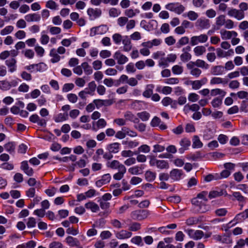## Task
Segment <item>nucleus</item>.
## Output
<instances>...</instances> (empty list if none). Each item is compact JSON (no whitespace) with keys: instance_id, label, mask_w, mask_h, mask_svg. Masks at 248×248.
<instances>
[{"instance_id":"obj_1","label":"nucleus","mask_w":248,"mask_h":248,"mask_svg":"<svg viewBox=\"0 0 248 248\" xmlns=\"http://www.w3.org/2000/svg\"><path fill=\"white\" fill-rule=\"evenodd\" d=\"M207 196V191H203L199 193L196 197L192 199L191 202L196 211L200 213H205L208 210V207L206 205Z\"/></svg>"},{"instance_id":"obj_2","label":"nucleus","mask_w":248,"mask_h":248,"mask_svg":"<svg viewBox=\"0 0 248 248\" xmlns=\"http://www.w3.org/2000/svg\"><path fill=\"white\" fill-rule=\"evenodd\" d=\"M165 8L178 15L182 14L185 10V7L179 3H170L165 6Z\"/></svg>"},{"instance_id":"obj_3","label":"nucleus","mask_w":248,"mask_h":248,"mask_svg":"<svg viewBox=\"0 0 248 248\" xmlns=\"http://www.w3.org/2000/svg\"><path fill=\"white\" fill-rule=\"evenodd\" d=\"M227 15L230 17H234L238 20H241L245 17V13H242L239 9L232 8L228 9Z\"/></svg>"},{"instance_id":"obj_4","label":"nucleus","mask_w":248,"mask_h":248,"mask_svg":"<svg viewBox=\"0 0 248 248\" xmlns=\"http://www.w3.org/2000/svg\"><path fill=\"white\" fill-rule=\"evenodd\" d=\"M185 232L187 233L190 238L195 240H200L204 236V232L201 230L188 229L186 230Z\"/></svg>"},{"instance_id":"obj_5","label":"nucleus","mask_w":248,"mask_h":248,"mask_svg":"<svg viewBox=\"0 0 248 248\" xmlns=\"http://www.w3.org/2000/svg\"><path fill=\"white\" fill-rule=\"evenodd\" d=\"M208 37L206 34H201L199 36H194L190 38V44L195 46L199 43H203L208 40Z\"/></svg>"},{"instance_id":"obj_6","label":"nucleus","mask_w":248,"mask_h":248,"mask_svg":"<svg viewBox=\"0 0 248 248\" xmlns=\"http://www.w3.org/2000/svg\"><path fill=\"white\" fill-rule=\"evenodd\" d=\"M106 166L108 168H109L113 170L117 169L118 170L126 169L123 164L120 163L119 161L116 160L108 161L106 164Z\"/></svg>"},{"instance_id":"obj_7","label":"nucleus","mask_w":248,"mask_h":248,"mask_svg":"<svg viewBox=\"0 0 248 248\" xmlns=\"http://www.w3.org/2000/svg\"><path fill=\"white\" fill-rule=\"evenodd\" d=\"M20 169L29 176H31L34 173L33 170L29 167L27 161H23L21 163Z\"/></svg>"},{"instance_id":"obj_8","label":"nucleus","mask_w":248,"mask_h":248,"mask_svg":"<svg viewBox=\"0 0 248 248\" xmlns=\"http://www.w3.org/2000/svg\"><path fill=\"white\" fill-rule=\"evenodd\" d=\"M16 60L14 58H10L5 61V64L8 68L9 71L13 73L16 70Z\"/></svg>"},{"instance_id":"obj_9","label":"nucleus","mask_w":248,"mask_h":248,"mask_svg":"<svg viewBox=\"0 0 248 248\" xmlns=\"http://www.w3.org/2000/svg\"><path fill=\"white\" fill-rule=\"evenodd\" d=\"M113 57L117 61V63L121 65L124 64L128 60V59L127 57L122 54L119 51H116L114 53Z\"/></svg>"},{"instance_id":"obj_10","label":"nucleus","mask_w":248,"mask_h":248,"mask_svg":"<svg viewBox=\"0 0 248 248\" xmlns=\"http://www.w3.org/2000/svg\"><path fill=\"white\" fill-rule=\"evenodd\" d=\"M183 174L182 170L174 169L170 171V176L173 181H178L181 179Z\"/></svg>"},{"instance_id":"obj_11","label":"nucleus","mask_w":248,"mask_h":248,"mask_svg":"<svg viewBox=\"0 0 248 248\" xmlns=\"http://www.w3.org/2000/svg\"><path fill=\"white\" fill-rule=\"evenodd\" d=\"M180 144L181 146V148L179 149V152L181 154H183L184 151L187 150L188 147L190 145L191 142L187 139L184 138L181 140L180 141Z\"/></svg>"},{"instance_id":"obj_12","label":"nucleus","mask_w":248,"mask_h":248,"mask_svg":"<svg viewBox=\"0 0 248 248\" xmlns=\"http://www.w3.org/2000/svg\"><path fill=\"white\" fill-rule=\"evenodd\" d=\"M87 14L90 17L95 19L99 17L102 14V11L100 9L89 8L87 10Z\"/></svg>"},{"instance_id":"obj_13","label":"nucleus","mask_w":248,"mask_h":248,"mask_svg":"<svg viewBox=\"0 0 248 248\" xmlns=\"http://www.w3.org/2000/svg\"><path fill=\"white\" fill-rule=\"evenodd\" d=\"M132 234L131 232L122 230L116 233V237L119 239H124L130 238Z\"/></svg>"},{"instance_id":"obj_14","label":"nucleus","mask_w":248,"mask_h":248,"mask_svg":"<svg viewBox=\"0 0 248 248\" xmlns=\"http://www.w3.org/2000/svg\"><path fill=\"white\" fill-rule=\"evenodd\" d=\"M124 117L126 121H129L134 123H138L140 122L139 119L129 111H127L124 113Z\"/></svg>"},{"instance_id":"obj_15","label":"nucleus","mask_w":248,"mask_h":248,"mask_svg":"<svg viewBox=\"0 0 248 248\" xmlns=\"http://www.w3.org/2000/svg\"><path fill=\"white\" fill-rule=\"evenodd\" d=\"M120 149V144L118 142H114L108 145L107 149L112 154L118 153Z\"/></svg>"},{"instance_id":"obj_16","label":"nucleus","mask_w":248,"mask_h":248,"mask_svg":"<svg viewBox=\"0 0 248 248\" xmlns=\"http://www.w3.org/2000/svg\"><path fill=\"white\" fill-rule=\"evenodd\" d=\"M124 45L123 50L125 52H129L132 49V44L130 39L127 36H124L122 40Z\"/></svg>"},{"instance_id":"obj_17","label":"nucleus","mask_w":248,"mask_h":248,"mask_svg":"<svg viewBox=\"0 0 248 248\" xmlns=\"http://www.w3.org/2000/svg\"><path fill=\"white\" fill-rule=\"evenodd\" d=\"M224 72V67L221 65L214 66L211 69V73L213 75H221Z\"/></svg>"},{"instance_id":"obj_18","label":"nucleus","mask_w":248,"mask_h":248,"mask_svg":"<svg viewBox=\"0 0 248 248\" xmlns=\"http://www.w3.org/2000/svg\"><path fill=\"white\" fill-rule=\"evenodd\" d=\"M110 179L111 176L110 174H105L102 176L101 180L96 181V185L98 186H101L102 185H105L109 183Z\"/></svg>"},{"instance_id":"obj_19","label":"nucleus","mask_w":248,"mask_h":248,"mask_svg":"<svg viewBox=\"0 0 248 248\" xmlns=\"http://www.w3.org/2000/svg\"><path fill=\"white\" fill-rule=\"evenodd\" d=\"M65 241L70 247H78L80 245L79 240L77 238L71 236L67 237L65 239Z\"/></svg>"},{"instance_id":"obj_20","label":"nucleus","mask_w":248,"mask_h":248,"mask_svg":"<svg viewBox=\"0 0 248 248\" xmlns=\"http://www.w3.org/2000/svg\"><path fill=\"white\" fill-rule=\"evenodd\" d=\"M229 80L227 78H223L219 77H214L210 80V84H222L223 85L227 84Z\"/></svg>"},{"instance_id":"obj_21","label":"nucleus","mask_w":248,"mask_h":248,"mask_svg":"<svg viewBox=\"0 0 248 248\" xmlns=\"http://www.w3.org/2000/svg\"><path fill=\"white\" fill-rule=\"evenodd\" d=\"M25 20L29 22L33 21H39L40 20L41 17L38 14L33 13L27 15L25 16Z\"/></svg>"},{"instance_id":"obj_22","label":"nucleus","mask_w":248,"mask_h":248,"mask_svg":"<svg viewBox=\"0 0 248 248\" xmlns=\"http://www.w3.org/2000/svg\"><path fill=\"white\" fill-rule=\"evenodd\" d=\"M85 207L87 209L91 210L92 212L95 213L99 210V206L97 204L93 202H90L85 204Z\"/></svg>"},{"instance_id":"obj_23","label":"nucleus","mask_w":248,"mask_h":248,"mask_svg":"<svg viewBox=\"0 0 248 248\" xmlns=\"http://www.w3.org/2000/svg\"><path fill=\"white\" fill-rule=\"evenodd\" d=\"M206 81V79L204 78L200 80L190 81V83L193 89L198 90L202 85L205 84Z\"/></svg>"},{"instance_id":"obj_24","label":"nucleus","mask_w":248,"mask_h":248,"mask_svg":"<svg viewBox=\"0 0 248 248\" xmlns=\"http://www.w3.org/2000/svg\"><path fill=\"white\" fill-rule=\"evenodd\" d=\"M197 23L202 29H208L210 26L209 20L207 19H200L198 20Z\"/></svg>"},{"instance_id":"obj_25","label":"nucleus","mask_w":248,"mask_h":248,"mask_svg":"<svg viewBox=\"0 0 248 248\" xmlns=\"http://www.w3.org/2000/svg\"><path fill=\"white\" fill-rule=\"evenodd\" d=\"M15 147L16 144L14 142H9L4 145L5 150L10 154L15 153Z\"/></svg>"},{"instance_id":"obj_26","label":"nucleus","mask_w":248,"mask_h":248,"mask_svg":"<svg viewBox=\"0 0 248 248\" xmlns=\"http://www.w3.org/2000/svg\"><path fill=\"white\" fill-rule=\"evenodd\" d=\"M199 106L196 104H194L191 105L188 104L186 105L184 108V111L186 113L189 110L193 111H198L200 109Z\"/></svg>"},{"instance_id":"obj_27","label":"nucleus","mask_w":248,"mask_h":248,"mask_svg":"<svg viewBox=\"0 0 248 248\" xmlns=\"http://www.w3.org/2000/svg\"><path fill=\"white\" fill-rule=\"evenodd\" d=\"M96 88V85L94 81H93L88 83V87L85 90L88 94L93 95Z\"/></svg>"},{"instance_id":"obj_28","label":"nucleus","mask_w":248,"mask_h":248,"mask_svg":"<svg viewBox=\"0 0 248 248\" xmlns=\"http://www.w3.org/2000/svg\"><path fill=\"white\" fill-rule=\"evenodd\" d=\"M225 16L223 15H221L219 16L216 19V24L218 29H219L222 26H223L225 24Z\"/></svg>"},{"instance_id":"obj_29","label":"nucleus","mask_w":248,"mask_h":248,"mask_svg":"<svg viewBox=\"0 0 248 248\" xmlns=\"http://www.w3.org/2000/svg\"><path fill=\"white\" fill-rule=\"evenodd\" d=\"M192 147L193 148H201L203 144L198 136H194L192 139Z\"/></svg>"},{"instance_id":"obj_30","label":"nucleus","mask_w":248,"mask_h":248,"mask_svg":"<svg viewBox=\"0 0 248 248\" xmlns=\"http://www.w3.org/2000/svg\"><path fill=\"white\" fill-rule=\"evenodd\" d=\"M138 118H140L142 121L146 122L149 120L150 117V114L146 111H143L137 113Z\"/></svg>"},{"instance_id":"obj_31","label":"nucleus","mask_w":248,"mask_h":248,"mask_svg":"<svg viewBox=\"0 0 248 248\" xmlns=\"http://www.w3.org/2000/svg\"><path fill=\"white\" fill-rule=\"evenodd\" d=\"M145 179L148 182L153 181L156 177V173L151 170H147L145 173Z\"/></svg>"},{"instance_id":"obj_32","label":"nucleus","mask_w":248,"mask_h":248,"mask_svg":"<svg viewBox=\"0 0 248 248\" xmlns=\"http://www.w3.org/2000/svg\"><path fill=\"white\" fill-rule=\"evenodd\" d=\"M68 119V114L60 113L54 117V120L56 123H60L66 121Z\"/></svg>"},{"instance_id":"obj_33","label":"nucleus","mask_w":248,"mask_h":248,"mask_svg":"<svg viewBox=\"0 0 248 248\" xmlns=\"http://www.w3.org/2000/svg\"><path fill=\"white\" fill-rule=\"evenodd\" d=\"M201 221L200 217H190L186 220V223L188 226L197 224Z\"/></svg>"},{"instance_id":"obj_34","label":"nucleus","mask_w":248,"mask_h":248,"mask_svg":"<svg viewBox=\"0 0 248 248\" xmlns=\"http://www.w3.org/2000/svg\"><path fill=\"white\" fill-rule=\"evenodd\" d=\"M50 56L52 57L51 59V62L52 63L58 62L60 60V56L56 53L54 48L50 50Z\"/></svg>"},{"instance_id":"obj_35","label":"nucleus","mask_w":248,"mask_h":248,"mask_svg":"<svg viewBox=\"0 0 248 248\" xmlns=\"http://www.w3.org/2000/svg\"><path fill=\"white\" fill-rule=\"evenodd\" d=\"M81 66L84 70V73L89 75L93 73V69L91 66L87 62H84L81 64Z\"/></svg>"},{"instance_id":"obj_36","label":"nucleus","mask_w":248,"mask_h":248,"mask_svg":"<svg viewBox=\"0 0 248 248\" xmlns=\"http://www.w3.org/2000/svg\"><path fill=\"white\" fill-rule=\"evenodd\" d=\"M206 51V48L204 46H199L195 47L194 49V52L196 56L202 55Z\"/></svg>"},{"instance_id":"obj_37","label":"nucleus","mask_w":248,"mask_h":248,"mask_svg":"<svg viewBox=\"0 0 248 248\" xmlns=\"http://www.w3.org/2000/svg\"><path fill=\"white\" fill-rule=\"evenodd\" d=\"M210 94L211 96L221 95L223 97L226 95V92L220 89H215L211 91Z\"/></svg>"},{"instance_id":"obj_38","label":"nucleus","mask_w":248,"mask_h":248,"mask_svg":"<svg viewBox=\"0 0 248 248\" xmlns=\"http://www.w3.org/2000/svg\"><path fill=\"white\" fill-rule=\"evenodd\" d=\"M153 86L152 85H147L146 89L142 93L143 96L146 98L150 97L153 94Z\"/></svg>"},{"instance_id":"obj_39","label":"nucleus","mask_w":248,"mask_h":248,"mask_svg":"<svg viewBox=\"0 0 248 248\" xmlns=\"http://www.w3.org/2000/svg\"><path fill=\"white\" fill-rule=\"evenodd\" d=\"M14 30V27L12 26H8L1 30L0 32L1 35H6L11 33Z\"/></svg>"},{"instance_id":"obj_40","label":"nucleus","mask_w":248,"mask_h":248,"mask_svg":"<svg viewBox=\"0 0 248 248\" xmlns=\"http://www.w3.org/2000/svg\"><path fill=\"white\" fill-rule=\"evenodd\" d=\"M195 62L196 66L199 67L207 69L209 67L208 64H207V63L205 62L202 60L198 59L196 62Z\"/></svg>"},{"instance_id":"obj_41","label":"nucleus","mask_w":248,"mask_h":248,"mask_svg":"<svg viewBox=\"0 0 248 248\" xmlns=\"http://www.w3.org/2000/svg\"><path fill=\"white\" fill-rule=\"evenodd\" d=\"M47 68L46 64L44 62L36 64V72H43Z\"/></svg>"},{"instance_id":"obj_42","label":"nucleus","mask_w":248,"mask_h":248,"mask_svg":"<svg viewBox=\"0 0 248 248\" xmlns=\"http://www.w3.org/2000/svg\"><path fill=\"white\" fill-rule=\"evenodd\" d=\"M156 167L160 169H168L169 165L167 161L164 160H158Z\"/></svg>"},{"instance_id":"obj_43","label":"nucleus","mask_w":248,"mask_h":248,"mask_svg":"<svg viewBox=\"0 0 248 248\" xmlns=\"http://www.w3.org/2000/svg\"><path fill=\"white\" fill-rule=\"evenodd\" d=\"M126 169L119 170L118 172L113 175V178L116 180H120L124 177V173L126 172Z\"/></svg>"},{"instance_id":"obj_44","label":"nucleus","mask_w":248,"mask_h":248,"mask_svg":"<svg viewBox=\"0 0 248 248\" xmlns=\"http://www.w3.org/2000/svg\"><path fill=\"white\" fill-rule=\"evenodd\" d=\"M109 16L112 17H116L121 14V11L115 8H111L109 10Z\"/></svg>"},{"instance_id":"obj_45","label":"nucleus","mask_w":248,"mask_h":248,"mask_svg":"<svg viewBox=\"0 0 248 248\" xmlns=\"http://www.w3.org/2000/svg\"><path fill=\"white\" fill-rule=\"evenodd\" d=\"M220 33L222 39L227 40L231 38L230 31H226L225 30H221L220 31Z\"/></svg>"},{"instance_id":"obj_46","label":"nucleus","mask_w":248,"mask_h":248,"mask_svg":"<svg viewBox=\"0 0 248 248\" xmlns=\"http://www.w3.org/2000/svg\"><path fill=\"white\" fill-rule=\"evenodd\" d=\"M189 42V38L186 36L182 37L177 43V47H181L182 46L187 44Z\"/></svg>"},{"instance_id":"obj_47","label":"nucleus","mask_w":248,"mask_h":248,"mask_svg":"<svg viewBox=\"0 0 248 248\" xmlns=\"http://www.w3.org/2000/svg\"><path fill=\"white\" fill-rule=\"evenodd\" d=\"M141 168L139 166H134L128 169V172L132 175H137L140 174Z\"/></svg>"},{"instance_id":"obj_48","label":"nucleus","mask_w":248,"mask_h":248,"mask_svg":"<svg viewBox=\"0 0 248 248\" xmlns=\"http://www.w3.org/2000/svg\"><path fill=\"white\" fill-rule=\"evenodd\" d=\"M231 173V171H229V170H226V169L222 170L220 173L217 174V176L218 177V179H222V178H226L228 177Z\"/></svg>"},{"instance_id":"obj_49","label":"nucleus","mask_w":248,"mask_h":248,"mask_svg":"<svg viewBox=\"0 0 248 248\" xmlns=\"http://www.w3.org/2000/svg\"><path fill=\"white\" fill-rule=\"evenodd\" d=\"M172 71L174 74L180 75L183 72V68L178 65H174L172 68Z\"/></svg>"},{"instance_id":"obj_50","label":"nucleus","mask_w":248,"mask_h":248,"mask_svg":"<svg viewBox=\"0 0 248 248\" xmlns=\"http://www.w3.org/2000/svg\"><path fill=\"white\" fill-rule=\"evenodd\" d=\"M123 144L127 145L130 148H133L137 147L139 144V142L134 141H123Z\"/></svg>"},{"instance_id":"obj_51","label":"nucleus","mask_w":248,"mask_h":248,"mask_svg":"<svg viewBox=\"0 0 248 248\" xmlns=\"http://www.w3.org/2000/svg\"><path fill=\"white\" fill-rule=\"evenodd\" d=\"M128 19L125 16H121L117 19V24L120 27L124 26L128 22Z\"/></svg>"},{"instance_id":"obj_52","label":"nucleus","mask_w":248,"mask_h":248,"mask_svg":"<svg viewBox=\"0 0 248 248\" xmlns=\"http://www.w3.org/2000/svg\"><path fill=\"white\" fill-rule=\"evenodd\" d=\"M222 99L219 97H216L211 102L212 106L214 108H218L222 104Z\"/></svg>"},{"instance_id":"obj_53","label":"nucleus","mask_w":248,"mask_h":248,"mask_svg":"<svg viewBox=\"0 0 248 248\" xmlns=\"http://www.w3.org/2000/svg\"><path fill=\"white\" fill-rule=\"evenodd\" d=\"M140 229V224L138 222H133L131 223L129 227V230L130 231H137Z\"/></svg>"},{"instance_id":"obj_54","label":"nucleus","mask_w":248,"mask_h":248,"mask_svg":"<svg viewBox=\"0 0 248 248\" xmlns=\"http://www.w3.org/2000/svg\"><path fill=\"white\" fill-rule=\"evenodd\" d=\"M98 202L99 203L100 207L103 210L107 209L110 207V203L107 201L100 199L98 201Z\"/></svg>"},{"instance_id":"obj_55","label":"nucleus","mask_w":248,"mask_h":248,"mask_svg":"<svg viewBox=\"0 0 248 248\" xmlns=\"http://www.w3.org/2000/svg\"><path fill=\"white\" fill-rule=\"evenodd\" d=\"M0 88L3 91H7L10 89L9 81L6 80L0 81Z\"/></svg>"},{"instance_id":"obj_56","label":"nucleus","mask_w":248,"mask_h":248,"mask_svg":"<svg viewBox=\"0 0 248 248\" xmlns=\"http://www.w3.org/2000/svg\"><path fill=\"white\" fill-rule=\"evenodd\" d=\"M75 86L73 83H65L63 85L62 91L63 92H68L74 88Z\"/></svg>"},{"instance_id":"obj_57","label":"nucleus","mask_w":248,"mask_h":248,"mask_svg":"<svg viewBox=\"0 0 248 248\" xmlns=\"http://www.w3.org/2000/svg\"><path fill=\"white\" fill-rule=\"evenodd\" d=\"M187 16L189 19L192 21H194L198 18L199 15L196 12L190 11L187 13Z\"/></svg>"},{"instance_id":"obj_58","label":"nucleus","mask_w":248,"mask_h":248,"mask_svg":"<svg viewBox=\"0 0 248 248\" xmlns=\"http://www.w3.org/2000/svg\"><path fill=\"white\" fill-rule=\"evenodd\" d=\"M112 39L116 44H120L123 40L122 36L119 33H115L112 36Z\"/></svg>"},{"instance_id":"obj_59","label":"nucleus","mask_w":248,"mask_h":248,"mask_svg":"<svg viewBox=\"0 0 248 248\" xmlns=\"http://www.w3.org/2000/svg\"><path fill=\"white\" fill-rule=\"evenodd\" d=\"M180 58L183 62H187L191 59V55L187 52H184L181 55Z\"/></svg>"},{"instance_id":"obj_60","label":"nucleus","mask_w":248,"mask_h":248,"mask_svg":"<svg viewBox=\"0 0 248 248\" xmlns=\"http://www.w3.org/2000/svg\"><path fill=\"white\" fill-rule=\"evenodd\" d=\"M215 213L217 216L223 217L226 215L227 210L226 208H219L216 210Z\"/></svg>"},{"instance_id":"obj_61","label":"nucleus","mask_w":248,"mask_h":248,"mask_svg":"<svg viewBox=\"0 0 248 248\" xmlns=\"http://www.w3.org/2000/svg\"><path fill=\"white\" fill-rule=\"evenodd\" d=\"M123 131H124L126 134L128 136L134 137H136L137 136V134L136 132L131 130L128 128L126 127H124L122 129Z\"/></svg>"},{"instance_id":"obj_62","label":"nucleus","mask_w":248,"mask_h":248,"mask_svg":"<svg viewBox=\"0 0 248 248\" xmlns=\"http://www.w3.org/2000/svg\"><path fill=\"white\" fill-rule=\"evenodd\" d=\"M161 123V120L157 116H155L152 120L150 124L152 127H156L159 126Z\"/></svg>"},{"instance_id":"obj_63","label":"nucleus","mask_w":248,"mask_h":248,"mask_svg":"<svg viewBox=\"0 0 248 248\" xmlns=\"http://www.w3.org/2000/svg\"><path fill=\"white\" fill-rule=\"evenodd\" d=\"M67 98L69 102L75 103L78 100V96L74 93H69L67 95Z\"/></svg>"},{"instance_id":"obj_64","label":"nucleus","mask_w":248,"mask_h":248,"mask_svg":"<svg viewBox=\"0 0 248 248\" xmlns=\"http://www.w3.org/2000/svg\"><path fill=\"white\" fill-rule=\"evenodd\" d=\"M46 6L52 10H56L57 9V5L56 2L52 0H49L46 3Z\"/></svg>"}]
</instances>
